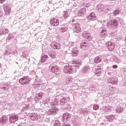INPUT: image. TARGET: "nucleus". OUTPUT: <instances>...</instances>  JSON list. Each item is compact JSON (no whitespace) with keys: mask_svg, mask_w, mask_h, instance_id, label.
Here are the masks:
<instances>
[{"mask_svg":"<svg viewBox=\"0 0 126 126\" xmlns=\"http://www.w3.org/2000/svg\"><path fill=\"white\" fill-rule=\"evenodd\" d=\"M100 31L101 32V33H106V28H101L100 30Z\"/></svg>","mask_w":126,"mask_h":126,"instance_id":"nucleus-37","label":"nucleus"},{"mask_svg":"<svg viewBox=\"0 0 126 126\" xmlns=\"http://www.w3.org/2000/svg\"><path fill=\"white\" fill-rule=\"evenodd\" d=\"M50 24L52 26H58L60 24V20L56 18L52 19L50 20Z\"/></svg>","mask_w":126,"mask_h":126,"instance_id":"nucleus-8","label":"nucleus"},{"mask_svg":"<svg viewBox=\"0 0 126 126\" xmlns=\"http://www.w3.org/2000/svg\"><path fill=\"white\" fill-rule=\"evenodd\" d=\"M49 102H50V99L49 98H47L45 100L43 101V103L44 104H45V103L47 104V103H49Z\"/></svg>","mask_w":126,"mask_h":126,"instance_id":"nucleus-41","label":"nucleus"},{"mask_svg":"<svg viewBox=\"0 0 126 126\" xmlns=\"http://www.w3.org/2000/svg\"><path fill=\"white\" fill-rule=\"evenodd\" d=\"M63 17L64 19H66L67 18H68L69 17V12L67 11H65L63 15Z\"/></svg>","mask_w":126,"mask_h":126,"instance_id":"nucleus-31","label":"nucleus"},{"mask_svg":"<svg viewBox=\"0 0 126 126\" xmlns=\"http://www.w3.org/2000/svg\"><path fill=\"white\" fill-rule=\"evenodd\" d=\"M94 110H98L99 109V105L95 104L94 106Z\"/></svg>","mask_w":126,"mask_h":126,"instance_id":"nucleus-40","label":"nucleus"},{"mask_svg":"<svg viewBox=\"0 0 126 126\" xmlns=\"http://www.w3.org/2000/svg\"><path fill=\"white\" fill-rule=\"evenodd\" d=\"M107 48L108 50L112 52L115 49V43L112 42L111 41H109L107 43Z\"/></svg>","mask_w":126,"mask_h":126,"instance_id":"nucleus-9","label":"nucleus"},{"mask_svg":"<svg viewBox=\"0 0 126 126\" xmlns=\"http://www.w3.org/2000/svg\"><path fill=\"white\" fill-rule=\"evenodd\" d=\"M54 125H57V126H61V124L60 123V121H56V122L54 124Z\"/></svg>","mask_w":126,"mask_h":126,"instance_id":"nucleus-42","label":"nucleus"},{"mask_svg":"<svg viewBox=\"0 0 126 126\" xmlns=\"http://www.w3.org/2000/svg\"><path fill=\"white\" fill-rule=\"evenodd\" d=\"M48 59V55H44L41 57V62L45 63L47 59Z\"/></svg>","mask_w":126,"mask_h":126,"instance_id":"nucleus-29","label":"nucleus"},{"mask_svg":"<svg viewBox=\"0 0 126 126\" xmlns=\"http://www.w3.org/2000/svg\"><path fill=\"white\" fill-rule=\"evenodd\" d=\"M67 106H65L64 109H67Z\"/></svg>","mask_w":126,"mask_h":126,"instance_id":"nucleus-54","label":"nucleus"},{"mask_svg":"<svg viewBox=\"0 0 126 126\" xmlns=\"http://www.w3.org/2000/svg\"><path fill=\"white\" fill-rule=\"evenodd\" d=\"M18 126H22V125H18Z\"/></svg>","mask_w":126,"mask_h":126,"instance_id":"nucleus-59","label":"nucleus"},{"mask_svg":"<svg viewBox=\"0 0 126 126\" xmlns=\"http://www.w3.org/2000/svg\"><path fill=\"white\" fill-rule=\"evenodd\" d=\"M95 69L96 73H99V72H101V67L100 66H96Z\"/></svg>","mask_w":126,"mask_h":126,"instance_id":"nucleus-34","label":"nucleus"},{"mask_svg":"<svg viewBox=\"0 0 126 126\" xmlns=\"http://www.w3.org/2000/svg\"><path fill=\"white\" fill-rule=\"evenodd\" d=\"M9 120H10V123H13V124H14V123L18 121V115H12L10 117Z\"/></svg>","mask_w":126,"mask_h":126,"instance_id":"nucleus-11","label":"nucleus"},{"mask_svg":"<svg viewBox=\"0 0 126 126\" xmlns=\"http://www.w3.org/2000/svg\"><path fill=\"white\" fill-rule=\"evenodd\" d=\"M108 83H110V84H117V79L110 78L108 79Z\"/></svg>","mask_w":126,"mask_h":126,"instance_id":"nucleus-24","label":"nucleus"},{"mask_svg":"<svg viewBox=\"0 0 126 126\" xmlns=\"http://www.w3.org/2000/svg\"><path fill=\"white\" fill-rule=\"evenodd\" d=\"M72 46H74V43L73 42L72 43Z\"/></svg>","mask_w":126,"mask_h":126,"instance_id":"nucleus-53","label":"nucleus"},{"mask_svg":"<svg viewBox=\"0 0 126 126\" xmlns=\"http://www.w3.org/2000/svg\"><path fill=\"white\" fill-rule=\"evenodd\" d=\"M82 36L86 39H89L88 40H83L81 43V49H82V50H86V49L89 47V41H92V35L91 33L85 32L83 33Z\"/></svg>","mask_w":126,"mask_h":126,"instance_id":"nucleus-2","label":"nucleus"},{"mask_svg":"<svg viewBox=\"0 0 126 126\" xmlns=\"http://www.w3.org/2000/svg\"><path fill=\"white\" fill-rule=\"evenodd\" d=\"M51 105H54V102H51Z\"/></svg>","mask_w":126,"mask_h":126,"instance_id":"nucleus-52","label":"nucleus"},{"mask_svg":"<svg viewBox=\"0 0 126 126\" xmlns=\"http://www.w3.org/2000/svg\"><path fill=\"white\" fill-rule=\"evenodd\" d=\"M54 126H57V125L54 124Z\"/></svg>","mask_w":126,"mask_h":126,"instance_id":"nucleus-55","label":"nucleus"},{"mask_svg":"<svg viewBox=\"0 0 126 126\" xmlns=\"http://www.w3.org/2000/svg\"><path fill=\"white\" fill-rule=\"evenodd\" d=\"M1 31H2V35L4 34H7V33H8V30L5 28H2L1 29Z\"/></svg>","mask_w":126,"mask_h":126,"instance_id":"nucleus-30","label":"nucleus"},{"mask_svg":"<svg viewBox=\"0 0 126 126\" xmlns=\"http://www.w3.org/2000/svg\"><path fill=\"white\" fill-rule=\"evenodd\" d=\"M6 126H12V124H9L8 125H7Z\"/></svg>","mask_w":126,"mask_h":126,"instance_id":"nucleus-51","label":"nucleus"},{"mask_svg":"<svg viewBox=\"0 0 126 126\" xmlns=\"http://www.w3.org/2000/svg\"><path fill=\"white\" fill-rule=\"evenodd\" d=\"M73 66L71 65L67 64L63 67V70L64 73H73L74 72V67H79L82 64V61L79 59L75 60L73 63Z\"/></svg>","mask_w":126,"mask_h":126,"instance_id":"nucleus-1","label":"nucleus"},{"mask_svg":"<svg viewBox=\"0 0 126 126\" xmlns=\"http://www.w3.org/2000/svg\"><path fill=\"white\" fill-rule=\"evenodd\" d=\"M120 13H121V9H117L115 10L113 13L110 14L109 16L111 17V18H113L114 16L118 15V14H120Z\"/></svg>","mask_w":126,"mask_h":126,"instance_id":"nucleus-17","label":"nucleus"},{"mask_svg":"<svg viewBox=\"0 0 126 126\" xmlns=\"http://www.w3.org/2000/svg\"><path fill=\"white\" fill-rule=\"evenodd\" d=\"M94 63H99L102 62V58L98 56L94 59Z\"/></svg>","mask_w":126,"mask_h":126,"instance_id":"nucleus-27","label":"nucleus"},{"mask_svg":"<svg viewBox=\"0 0 126 126\" xmlns=\"http://www.w3.org/2000/svg\"><path fill=\"white\" fill-rule=\"evenodd\" d=\"M44 95V93H40L38 94V97L39 99H42V97H43V95Z\"/></svg>","mask_w":126,"mask_h":126,"instance_id":"nucleus-39","label":"nucleus"},{"mask_svg":"<svg viewBox=\"0 0 126 126\" xmlns=\"http://www.w3.org/2000/svg\"><path fill=\"white\" fill-rule=\"evenodd\" d=\"M0 67H1V64L0 63Z\"/></svg>","mask_w":126,"mask_h":126,"instance_id":"nucleus-56","label":"nucleus"},{"mask_svg":"<svg viewBox=\"0 0 126 126\" xmlns=\"http://www.w3.org/2000/svg\"><path fill=\"white\" fill-rule=\"evenodd\" d=\"M96 10L98 11H103L104 10V5L98 4L96 6Z\"/></svg>","mask_w":126,"mask_h":126,"instance_id":"nucleus-26","label":"nucleus"},{"mask_svg":"<svg viewBox=\"0 0 126 126\" xmlns=\"http://www.w3.org/2000/svg\"><path fill=\"white\" fill-rule=\"evenodd\" d=\"M37 99V100H40V99H39V97L38 96H36L35 97V99Z\"/></svg>","mask_w":126,"mask_h":126,"instance_id":"nucleus-50","label":"nucleus"},{"mask_svg":"<svg viewBox=\"0 0 126 126\" xmlns=\"http://www.w3.org/2000/svg\"><path fill=\"white\" fill-rule=\"evenodd\" d=\"M48 2H49V3H51V1H49Z\"/></svg>","mask_w":126,"mask_h":126,"instance_id":"nucleus-57","label":"nucleus"},{"mask_svg":"<svg viewBox=\"0 0 126 126\" xmlns=\"http://www.w3.org/2000/svg\"><path fill=\"white\" fill-rule=\"evenodd\" d=\"M2 16V12L0 10V17H1Z\"/></svg>","mask_w":126,"mask_h":126,"instance_id":"nucleus-47","label":"nucleus"},{"mask_svg":"<svg viewBox=\"0 0 126 126\" xmlns=\"http://www.w3.org/2000/svg\"><path fill=\"white\" fill-rule=\"evenodd\" d=\"M71 119V115L68 113H64L63 115V120L64 123H67Z\"/></svg>","mask_w":126,"mask_h":126,"instance_id":"nucleus-5","label":"nucleus"},{"mask_svg":"<svg viewBox=\"0 0 126 126\" xmlns=\"http://www.w3.org/2000/svg\"><path fill=\"white\" fill-rule=\"evenodd\" d=\"M19 82L23 85H26L29 83V79L28 77L25 76L20 79Z\"/></svg>","mask_w":126,"mask_h":126,"instance_id":"nucleus-7","label":"nucleus"},{"mask_svg":"<svg viewBox=\"0 0 126 126\" xmlns=\"http://www.w3.org/2000/svg\"><path fill=\"white\" fill-rule=\"evenodd\" d=\"M107 74H108V75H111L112 73H111V72H108Z\"/></svg>","mask_w":126,"mask_h":126,"instance_id":"nucleus-48","label":"nucleus"},{"mask_svg":"<svg viewBox=\"0 0 126 126\" xmlns=\"http://www.w3.org/2000/svg\"><path fill=\"white\" fill-rule=\"evenodd\" d=\"M6 0H0V3H3Z\"/></svg>","mask_w":126,"mask_h":126,"instance_id":"nucleus-45","label":"nucleus"},{"mask_svg":"<svg viewBox=\"0 0 126 126\" xmlns=\"http://www.w3.org/2000/svg\"><path fill=\"white\" fill-rule=\"evenodd\" d=\"M88 19L90 21H94V20H96V19H97V16H96L95 13L92 12L88 17Z\"/></svg>","mask_w":126,"mask_h":126,"instance_id":"nucleus-10","label":"nucleus"},{"mask_svg":"<svg viewBox=\"0 0 126 126\" xmlns=\"http://www.w3.org/2000/svg\"><path fill=\"white\" fill-rule=\"evenodd\" d=\"M62 97L63 98L60 100L61 105H62V106H64L65 105V106L67 107L68 106V104H66V103H67V98H66V97H65V96Z\"/></svg>","mask_w":126,"mask_h":126,"instance_id":"nucleus-12","label":"nucleus"},{"mask_svg":"<svg viewBox=\"0 0 126 126\" xmlns=\"http://www.w3.org/2000/svg\"><path fill=\"white\" fill-rule=\"evenodd\" d=\"M67 25H66V24H64L62 26L59 31L62 33H64V32H66L67 31Z\"/></svg>","mask_w":126,"mask_h":126,"instance_id":"nucleus-16","label":"nucleus"},{"mask_svg":"<svg viewBox=\"0 0 126 126\" xmlns=\"http://www.w3.org/2000/svg\"><path fill=\"white\" fill-rule=\"evenodd\" d=\"M57 112H59V108L55 107L54 108L49 109L48 113L49 115H56Z\"/></svg>","mask_w":126,"mask_h":126,"instance_id":"nucleus-14","label":"nucleus"},{"mask_svg":"<svg viewBox=\"0 0 126 126\" xmlns=\"http://www.w3.org/2000/svg\"><path fill=\"white\" fill-rule=\"evenodd\" d=\"M4 11L7 15H9L10 13V10H11V8L10 7V5H6L4 6Z\"/></svg>","mask_w":126,"mask_h":126,"instance_id":"nucleus-15","label":"nucleus"},{"mask_svg":"<svg viewBox=\"0 0 126 126\" xmlns=\"http://www.w3.org/2000/svg\"><path fill=\"white\" fill-rule=\"evenodd\" d=\"M23 111H26V110H28V107L27 106H25L22 109Z\"/></svg>","mask_w":126,"mask_h":126,"instance_id":"nucleus-43","label":"nucleus"},{"mask_svg":"<svg viewBox=\"0 0 126 126\" xmlns=\"http://www.w3.org/2000/svg\"><path fill=\"white\" fill-rule=\"evenodd\" d=\"M106 119H107L108 122H109L110 123H112L116 119V116L114 115H111L109 116H107L106 117Z\"/></svg>","mask_w":126,"mask_h":126,"instance_id":"nucleus-19","label":"nucleus"},{"mask_svg":"<svg viewBox=\"0 0 126 126\" xmlns=\"http://www.w3.org/2000/svg\"><path fill=\"white\" fill-rule=\"evenodd\" d=\"M30 118L31 120H32V121H36V120H37V121H38L39 120V118H38V115L35 114H31Z\"/></svg>","mask_w":126,"mask_h":126,"instance_id":"nucleus-23","label":"nucleus"},{"mask_svg":"<svg viewBox=\"0 0 126 126\" xmlns=\"http://www.w3.org/2000/svg\"><path fill=\"white\" fill-rule=\"evenodd\" d=\"M73 31L75 33H79L81 31V28H80V25L78 23H76L73 25Z\"/></svg>","mask_w":126,"mask_h":126,"instance_id":"nucleus-6","label":"nucleus"},{"mask_svg":"<svg viewBox=\"0 0 126 126\" xmlns=\"http://www.w3.org/2000/svg\"><path fill=\"white\" fill-rule=\"evenodd\" d=\"M51 47L52 49H57L58 50H60L61 48V44L60 43L53 42L51 44Z\"/></svg>","mask_w":126,"mask_h":126,"instance_id":"nucleus-13","label":"nucleus"},{"mask_svg":"<svg viewBox=\"0 0 126 126\" xmlns=\"http://www.w3.org/2000/svg\"><path fill=\"white\" fill-rule=\"evenodd\" d=\"M113 68H117L118 67V65H114L113 66Z\"/></svg>","mask_w":126,"mask_h":126,"instance_id":"nucleus-46","label":"nucleus"},{"mask_svg":"<svg viewBox=\"0 0 126 126\" xmlns=\"http://www.w3.org/2000/svg\"><path fill=\"white\" fill-rule=\"evenodd\" d=\"M92 90H93V89H92Z\"/></svg>","mask_w":126,"mask_h":126,"instance_id":"nucleus-60","label":"nucleus"},{"mask_svg":"<svg viewBox=\"0 0 126 126\" xmlns=\"http://www.w3.org/2000/svg\"><path fill=\"white\" fill-rule=\"evenodd\" d=\"M72 53L73 56H74V57H76L78 53V49H77V48H73L72 50Z\"/></svg>","mask_w":126,"mask_h":126,"instance_id":"nucleus-28","label":"nucleus"},{"mask_svg":"<svg viewBox=\"0 0 126 126\" xmlns=\"http://www.w3.org/2000/svg\"><path fill=\"white\" fill-rule=\"evenodd\" d=\"M8 121V118H7L6 116H3L2 117V119L0 121V124H1V125H5V124H6V123H7Z\"/></svg>","mask_w":126,"mask_h":126,"instance_id":"nucleus-18","label":"nucleus"},{"mask_svg":"<svg viewBox=\"0 0 126 126\" xmlns=\"http://www.w3.org/2000/svg\"><path fill=\"white\" fill-rule=\"evenodd\" d=\"M86 12V9H85V8H83L79 11H78L77 15L78 16H83Z\"/></svg>","mask_w":126,"mask_h":126,"instance_id":"nucleus-20","label":"nucleus"},{"mask_svg":"<svg viewBox=\"0 0 126 126\" xmlns=\"http://www.w3.org/2000/svg\"><path fill=\"white\" fill-rule=\"evenodd\" d=\"M89 70H90V67L89 65H86L82 68V72L83 73H87Z\"/></svg>","mask_w":126,"mask_h":126,"instance_id":"nucleus-21","label":"nucleus"},{"mask_svg":"<svg viewBox=\"0 0 126 126\" xmlns=\"http://www.w3.org/2000/svg\"><path fill=\"white\" fill-rule=\"evenodd\" d=\"M110 9H111V8H109L108 6H104V8H103L104 12H105L107 13V12H108V11H109V10H110Z\"/></svg>","mask_w":126,"mask_h":126,"instance_id":"nucleus-33","label":"nucleus"},{"mask_svg":"<svg viewBox=\"0 0 126 126\" xmlns=\"http://www.w3.org/2000/svg\"><path fill=\"white\" fill-rule=\"evenodd\" d=\"M116 110V112L117 113H122V112H123V110H124V108L122 107H117Z\"/></svg>","mask_w":126,"mask_h":126,"instance_id":"nucleus-32","label":"nucleus"},{"mask_svg":"<svg viewBox=\"0 0 126 126\" xmlns=\"http://www.w3.org/2000/svg\"><path fill=\"white\" fill-rule=\"evenodd\" d=\"M1 88V89H3V90H7L8 89V86L7 85L2 86Z\"/></svg>","mask_w":126,"mask_h":126,"instance_id":"nucleus-36","label":"nucleus"},{"mask_svg":"<svg viewBox=\"0 0 126 126\" xmlns=\"http://www.w3.org/2000/svg\"><path fill=\"white\" fill-rule=\"evenodd\" d=\"M0 35H2V32L1 31V30L0 31Z\"/></svg>","mask_w":126,"mask_h":126,"instance_id":"nucleus-49","label":"nucleus"},{"mask_svg":"<svg viewBox=\"0 0 126 126\" xmlns=\"http://www.w3.org/2000/svg\"><path fill=\"white\" fill-rule=\"evenodd\" d=\"M73 21H74V19L72 20V22H73Z\"/></svg>","mask_w":126,"mask_h":126,"instance_id":"nucleus-58","label":"nucleus"},{"mask_svg":"<svg viewBox=\"0 0 126 126\" xmlns=\"http://www.w3.org/2000/svg\"><path fill=\"white\" fill-rule=\"evenodd\" d=\"M126 52V47L125 46L124 47L122 48V53L121 54L122 56H125V54Z\"/></svg>","mask_w":126,"mask_h":126,"instance_id":"nucleus-35","label":"nucleus"},{"mask_svg":"<svg viewBox=\"0 0 126 126\" xmlns=\"http://www.w3.org/2000/svg\"><path fill=\"white\" fill-rule=\"evenodd\" d=\"M48 55L52 59H55L56 57H57V52L53 51H50L48 52Z\"/></svg>","mask_w":126,"mask_h":126,"instance_id":"nucleus-22","label":"nucleus"},{"mask_svg":"<svg viewBox=\"0 0 126 126\" xmlns=\"http://www.w3.org/2000/svg\"><path fill=\"white\" fill-rule=\"evenodd\" d=\"M51 66L50 70L52 71V72H54L55 73V74H57V75L58 74H60L61 73V69L59 66L57 65L52 66Z\"/></svg>","mask_w":126,"mask_h":126,"instance_id":"nucleus-4","label":"nucleus"},{"mask_svg":"<svg viewBox=\"0 0 126 126\" xmlns=\"http://www.w3.org/2000/svg\"><path fill=\"white\" fill-rule=\"evenodd\" d=\"M119 18H116L115 19L110 20L107 23V26L109 28H118L119 26Z\"/></svg>","mask_w":126,"mask_h":126,"instance_id":"nucleus-3","label":"nucleus"},{"mask_svg":"<svg viewBox=\"0 0 126 126\" xmlns=\"http://www.w3.org/2000/svg\"><path fill=\"white\" fill-rule=\"evenodd\" d=\"M14 37V36H13V35L9 33V35L8 36V37H7V39L8 40H11V39H12L13 37Z\"/></svg>","mask_w":126,"mask_h":126,"instance_id":"nucleus-38","label":"nucleus"},{"mask_svg":"<svg viewBox=\"0 0 126 126\" xmlns=\"http://www.w3.org/2000/svg\"><path fill=\"white\" fill-rule=\"evenodd\" d=\"M105 36H106V33H101V34H100V37H105Z\"/></svg>","mask_w":126,"mask_h":126,"instance_id":"nucleus-44","label":"nucleus"},{"mask_svg":"<svg viewBox=\"0 0 126 126\" xmlns=\"http://www.w3.org/2000/svg\"><path fill=\"white\" fill-rule=\"evenodd\" d=\"M78 113L79 114H81L82 115H83L84 116L85 115H87V114H88V112L87 111V109H83L82 108H81L79 110Z\"/></svg>","mask_w":126,"mask_h":126,"instance_id":"nucleus-25","label":"nucleus"}]
</instances>
